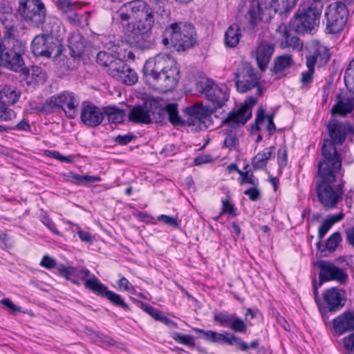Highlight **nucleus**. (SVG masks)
Here are the masks:
<instances>
[{"label":"nucleus","mask_w":354,"mask_h":354,"mask_svg":"<svg viewBox=\"0 0 354 354\" xmlns=\"http://www.w3.org/2000/svg\"><path fill=\"white\" fill-rule=\"evenodd\" d=\"M292 56L290 54H284L275 57L273 60V66L270 71L272 74H278L293 64Z\"/></svg>","instance_id":"obj_32"},{"label":"nucleus","mask_w":354,"mask_h":354,"mask_svg":"<svg viewBox=\"0 0 354 354\" xmlns=\"http://www.w3.org/2000/svg\"><path fill=\"white\" fill-rule=\"evenodd\" d=\"M129 66L127 65L123 59L120 58H115L114 61L110 66L109 71L113 77H115L118 80L120 78V75H122V73H124L127 68Z\"/></svg>","instance_id":"obj_39"},{"label":"nucleus","mask_w":354,"mask_h":354,"mask_svg":"<svg viewBox=\"0 0 354 354\" xmlns=\"http://www.w3.org/2000/svg\"><path fill=\"white\" fill-rule=\"evenodd\" d=\"M138 80V76L136 71L132 69L130 66L127 68L124 73L120 75L118 80H121L124 84L128 86H132L135 84Z\"/></svg>","instance_id":"obj_44"},{"label":"nucleus","mask_w":354,"mask_h":354,"mask_svg":"<svg viewBox=\"0 0 354 354\" xmlns=\"http://www.w3.org/2000/svg\"><path fill=\"white\" fill-rule=\"evenodd\" d=\"M214 334L212 343H225L228 345H234L235 343H240L241 342L238 336L226 330H223L222 333L215 331Z\"/></svg>","instance_id":"obj_38"},{"label":"nucleus","mask_w":354,"mask_h":354,"mask_svg":"<svg viewBox=\"0 0 354 354\" xmlns=\"http://www.w3.org/2000/svg\"><path fill=\"white\" fill-rule=\"evenodd\" d=\"M297 0H270V6L275 12H289L296 6Z\"/></svg>","instance_id":"obj_37"},{"label":"nucleus","mask_w":354,"mask_h":354,"mask_svg":"<svg viewBox=\"0 0 354 354\" xmlns=\"http://www.w3.org/2000/svg\"><path fill=\"white\" fill-rule=\"evenodd\" d=\"M171 337L176 342L187 346L190 348H194L200 353H207V349L205 348L196 346L194 338L191 335H185L179 332L173 331L171 333Z\"/></svg>","instance_id":"obj_31"},{"label":"nucleus","mask_w":354,"mask_h":354,"mask_svg":"<svg viewBox=\"0 0 354 354\" xmlns=\"http://www.w3.org/2000/svg\"><path fill=\"white\" fill-rule=\"evenodd\" d=\"M161 44L167 49L183 53L198 44L194 26L187 21H174L167 25L161 32Z\"/></svg>","instance_id":"obj_4"},{"label":"nucleus","mask_w":354,"mask_h":354,"mask_svg":"<svg viewBox=\"0 0 354 354\" xmlns=\"http://www.w3.org/2000/svg\"><path fill=\"white\" fill-rule=\"evenodd\" d=\"M222 206L221 214H227L231 216H236L238 215L237 209L236 206L227 199H222Z\"/></svg>","instance_id":"obj_53"},{"label":"nucleus","mask_w":354,"mask_h":354,"mask_svg":"<svg viewBox=\"0 0 354 354\" xmlns=\"http://www.w3.org/2000/svg\"><path fill=\"white\" fill-rule=\"evenodd\" d=\"M118 20L122 27L125 41L131 46L136 47V28L135 21L130 22L132 18L129 10L123 9V5L117 12Z\"/></svg>","instance_id":"obj_16"},{"label":"nucleus","mask_w":354,"mask_h":354,"mask_svg":"<svg viewBox=\"0 0 354 354\" xmlns=\"http://www.w3.org/2000/svg\"><path fill=\"white\" fill-rule=\"evenodd\" d=\"M128 119L130 122L138 124H151V118L149 113V109L145 104L133 106L129 111Z\"/></svg>","instance_id":"obj_27"},{"label":"nucleus","mask_w":354,"mask_h":354,"mask_svg":"<svg viewBox=\"0 0 354 354\" xmlns=\"http://www.w3.org/2000/svg\"><path fill=\"white\" fill-rule=\"evenodd\" d=\"M144 104L149 109L152 122H164L168 110V103H165L162 98L150 97L144 102Z\"/></svg>","instance_id":"obj_17"},{"label":"nucleus","mask_w":354,"mask_h":354,"mask_svg":"<svg viewBox=\"0 0 354 354\" xmlns=\"http://www.w3.org/2000/svg\"><path fill=\"white\" fill-rule=\"evenodd\" d=\"M243 194L248 196L251 201H257L261 198V192L258 186H252L244 191Z\"/></svg>","instance_id":"obj_57"},{"label":"nucleus","mask_w":354,"mask_h":354,"mask_svg":"<svg viewBox=\"0 0 354 354\" xmlns=\"http://www.w3.org/2000/svg\"><path fill=\"white\" fill-rule=\"evenodd\" d=\"M326 18V29L328 34H337L341 32L347 21L341 18H337L335 16H330L325 14Z\"/></svg>","instance_id":"obj_33"},{"label":"nucleus","mask_w":354,"mask_h":354,"mask_svg":"<svg viewBox=\"0 0 354 354\" xmlns=\"http://www.w3.org/2000/svg\"><path fill=\"white\" fill-rule=\"evenodd\" d=\"M57 270L59 276L73 284L80 286V280H82L84 281V288L97 296L106 299L112 305L120 307L124 311L131 310L130 306L124 301L120 295L110 290L108 286L102 283L88 269L84 267L67 266L60 263L57 266Z\"/></svg>","instance_id":"obj_2"},{"label":"nucleus","mask_w":354,"mask_h":354,"mask_svg":"<svg viewBox=\"0 0 354 354\" xmlns=\"http://www.w3.org/2000/svg\"><path fill=\"white\" fill-rule=\"evenodd\" d=\"M354 109V97H347L344 100L342 93L336 94V103L331 109V118L336 115L345 117Z\"/></svg>","instance_id":"obj_20"},{"label":"nucleus","mask_w":354,"mask_h":354,"mask_svg":"<svg viewBox=\"0 0 354 354\" xmlns=\"http://www.w3.org/2000/svg\"><path fill=\"white\" fill-rule=\"evenodd\" d=\"M64 50L62 43L48 35H37L31 42V52L35 57L52 58L57 62L62 57Z\"/></svg>","instance_id":"obj_10"},{"label":"nucleus","mask_w":354,"mask_h":354,"mask_svg":"<svg viewBox=\"0 0 354 354\" xmlns=\"http://www.w3.org/2000/svg\"><path fill=\"white\" fill-rule=\"evenodd\" d=\"M288 163V148L286 145L279 147L277 151V164L279 169H284Z\"/></svg>","instance_id":"obj_52"},{"label":"nucleus","mask_w":354,"mask_h":354,"mask_svg":"<svg viewBox=\"0 0 354 354\" xmlns=\"http://www.w3.org/2000/svg\"><path fill=\"white\" fill-rule=\"evenodd\" d=\"M342 168L337 161L329 162L319 160L317 174L315 191L319 202L327 209L335 208L339 203L334 191V183L337 181V174Z\"/></svg>","instance_id":"obj_3"},{"label":"nucleus","mask_w":354,"mask_h":354,"mask_svg":"<svg viewBox=\"0 0 354 354\" xmlns=\"http://www.w3.org/2000/svg\"><path fill=\"white\" fill-rule=\"evenodd\" d=\"M342 241L341 233L339 231L333 232L326 241L325 243L322 240L316 243L317 251L320 252L322 257H327L328 254L326 253H332L336 250L339 245Z\"/></svg>","instance_id":"obj_23"},{"label":"nucleus","mask_w":354,"mask_h":354,"mask_svg":"<svg viewBox=\"0 0 354 354\" xmlns=\"http://www.w3.org/2000/svg\"><path fill=\"white\" fill-rule=\"evenodd\" d=\"M329 138H324L321 147L322 158L326 161L342 162L337 146L342 145L348 135L354 134V127L348 121L340 122L335 118H330L326 124Z\"/></svg>","instance_id":"obj_5"},{"label":"nucleus","mask_w":354,"mask_h":354,"mask_svg":"<svg viewBox=\"0 0 354 354\" xmlns=\"http://www.w3.org/2000/svg\"><path fill=\"white\" fill-rule=\"evenodd\" d=\"M169 54L159 53L148 59L141 71V80L149 87L153 88L160 72L168 67L165 62Z\"/></svg>","instance_id":"obj_12"},{"label":"nucleus","mask_w":354,"mask_h":354,"mask_svg":"<svg viewBox=\"0 0 354 354\" xmlns=\"http://www.w3.org/2000/svg\"><path fill=\"white\" fill-rule=\"evenodd\" d=\"M57 9L67 13L73 10V4L71 0H57L55 2Z\"/></svg>","instance_id":"obj_60"},{"label":"nucleus","mask_w":354,"mask_h":354,"mask_svg":"<svg viewBox=\"0 0 354 354\" xmlns=\"http://www.w3.org/2000/svg\"><path fill=\"white\" fill-rule=\"evenodd\" d=\"M312 49V54L306 55V59L308 62V60L313 59V61L314 60L313 65L315 66V64H317L318 67L326 66L331 57L330 49L319 42L314 44Z\"/></svg>","instance_id":"obj_19"},{"label":"nucleus","mask_w":354,"mask_h":354,"mask_svg":"<svg viewBox=\"0 0 354 354\" xmlns=\"http://www.w3.org/2000/svg\"><path fill=\"white\" fill-rule=\"evenodd\" d=\"M21 96V92L15 86H5L0 90V102L3 105H13Z\"/></svg>","instance_id":"obj_29"},{"label":"nucleus","mask_w":354,"mask_h":354,"mask_svg":"<svg viewBox=\"0 0 354 354\" xmlns=\"http://www.w3.org/2000/svg\"><path fill=\"white\" fill-rule=\"evenodd\" d=\"M251 164L254 171L263 169L266 167L268 162L259 155L254 156L251 160Z\"/></svg>","instance_id":"obj_63"},{"label":"nucleus","mask_w":354,"mask_h":354,"mask_svg":"<svg viewBox=\"0 0 354 354\" xmlns=\"http://www.w3.org/2000/svg\"><path fill=\"white\" fill-rule=\"evenodd\" d=\"M234 313H229L223 310L216 313L213 315V321L222 327L229 328Z\"/></svg>","instance_id":"obj_41"},{"label":"nucleus","mask_w":354,"mask_h":354,"mask_svg":"<svg viewBox=\"0 0 354 354\" xmlns=\"http://www.w3.org/2000/svg\"><path fill=\"white\" fill-rule=\"evenodd\" d=\"M242 37L240 26L234 23L231 24L226 30L224 35L225 45L229 48H235L239 44Z\"/></svg>","instance_id":"obj_28"},{"label":"nucleus","mask_w":354,"mask_h":354,"mask_svg":"<svg viewBox=\"0 0 354 354\" xmlns=\"http://www.w3.org/2000/svg\"><path fill=\"white\" fill-rule=\"evenodd\" d=\"M315 266H317L319 269V286H322L323 283L332 281V279H329L332 277L331 271H330V261L326 260H318L314 263Z\"/></svg>","instance_id":"obj_34"},{"label":"nucleus","mask_w":354,"mask_h":354,"mask_svg":"<svg viewBox=\"0 0 354 354\" xmlns=\"http://www.w3.org/2000/svg\"><path fill=\"white\" fill-rule=\"evenodd\" d=\"M333 335L340 336L349 331L354 332V310L345 311L333 321Z\"/></svg>","instance_id":"obj_18"},{"label":"nucleus","mask_w":354,"mask_h":354,"mask_svg":"<svg viewBox=\"0 0 354 354\" xmlns=\"http://www.w3.org/2000/svg\"><path fill=\"white\" fill-rule=\"evenodd\" d=\"M165 62L168 67L160 72L153 88L160 93L172 91L180 79V68L176 60L169 55Z\"/></svg>","instance_id":"obj_11"},{"label":"nucleus","mask_w":354,"mask_h":354,"mask_svg":"<svg viewBox=\"0 0 354 354\" xmlns=\"http://www.w3.org/2000/svg\"><path fill=\"white\" fill-rule=\"evenodd\" d=\"M262 111L263 118V122L266 119L268 120V124L266 129L269 132L270 135H272L274 132L277 131L276 125L274 122V118L275 117V113H272L270 114H266V110L263 107V106H261L259 107L258 111Z\"/></svg>","instance_id":"obj_50"},{"label":"nucleus","mask_w":354,"mask_h":354,"mask_svg":"<svg viewBox=\"0 0 354 354\" xmlns=\"http://www.w3.org/2000/svg\"><path fill=\"white\" fill-rule=\"evenodd\" d=\"M345 294L344 289L336 286L325 290L323 292V301L326 305L328 311L333 313L340 310L346 301Z\"/></svg>","instance_id":"obj_15"},{"label":"nucleus","mask_w":354,"mask_h":354,"mask_svg":"<svg viewBox=\"0 0 354 354\" xmlns=\"http://www.w3.org/2000/svg\"><path fill=\"white\" fill-rule=\"evenodd\" d=\"M55 98L53 99L50 96L46 99L43 104L32 107V110L40 113L49 114L52 112L53 109L55 108Z\"/></svg>","instance_id":"obj_46"},{"label":"nucleus","mask_w":354,"mask_h":354,"mask_svg":"<svg viewBox=\"0 0 354 354\" xmlns=\"http://www.w3.org/2000/svg\"><path fill=\"white\" fill-rule=\"evenodd\" d=\"M330 267L332 276L330 279H332V281H337L340 284H346L348 279L347 273L342 268L335 266L332 262H330Z\"/></svg>","instance_id":"obj_42"},{"label":"nucleus","mask_w":354,"mask_h":354,"mask_svg":"<svg viewBox=\"0 0 354 354\" xmlns=\"http://www.w3.org/2000/svg\"><path fill=\"white\" fill-rule=\"evenodd\" d=\"M26 51L23 41L15 37L3 36L0 39V66L7 67L15 72H21L26 79L30 75V70L25 66L22 55Z\"/></svg>","instance_id":"obj_6"},{"label":"nucleus","mask_w":354,"mask_h":354,"mask_svg":"<svg viewBox=\"0 0 354 354\" xmlns=\"http://www.w3.org/2000/svg\"><path fill=\"white\" fill-rule=\"evenodd\" d=\"M196 91L204 95V97L214 106L212 108L203 104H195L186 106L183 113L186 118V126L192 127L196 124H204L207 128L212 124V115L216 109L222 108L229 100L227 88L220 87L216 81L209 77L196 80Z\"/></svg>","instance_id":"obj_1"},{"label":"nucleus","mask_w":354,"mask_h":354,"mask_svg":"<svg viewBox=\"0 0 354 354\" xmlns=\"http://www.w3.org/2000/svg\"><path fill=\"white\" fill-rule=\"evenodd\" d=\"M51 97L55 98V108L62 109L68 119H74L76 117L79 98L74 93L65 91L59 94L53 95Z\"/></svg>","instance_id":"obj_14"},{"label":"nucleus","mask_w":354,"mask_h":354,"mask_svg":"<svg viewBox=\"0 0 354 354\" xmlns=\"http://www.w3.org/2000/svg\"><path fill=\"white\" fill-rule=\"evenodd\" d=\"M344 347L348 354H354V331L343 339Z\"/></svg>","instance_id":"obj_62"},{"label":"nucleus","mask_w":354,"mask_h":354,"mask_svg":"<svg viewBox=\"0 0 354 354\" xmlns=\"http://www.w3.org/2000/svg\"><path fill=\"white\" fill-rule=\"evenodd\" d=\"M313 59L306 60V64L308 68V71H304L301 73V77L300 79V82L304 84H308L313 82V74L315 73V66L313 65Z\"/></svg>","instance_id":"obj_48"},{"label":"nucleus","mask_w":354,"mask_h":354,"mask_svg":"<svg viewBox=\"0 0 354 354\" xmlns=\"http://www.w3.org/2000/svg\"><path fill=\"white\" fill-rule=\"evenodd\" d=\"M229 328L234 333L244 334L247 332L248 325L242 318L234 313Z\"/></svg>","instance_id":"obj_43"},{"label":"nucleus","mask_w":354,"mask_h":354,"mask_svg":"<svg viewBox=\"0 0 354 354\" xmlns=\"http://www.w3.org/2000/svg\"><path fill=\"white\" fill-rule=\"evenodd\" d=\"M115 58L113 54L102 50L99 51L96 55V62L103 67H110Z\"/></svg>","instance_id":"obj_45"},{"label":"nucleus","mask_w":354,"mask_h":354,"mask_svg":"<svg viewBox=\"0 0 354 354\" xmlns=\"http://www.w3.org/2000/svg\"><path fill=\"white\" fill-rule=\"evenodd\" d=\"M224 134L225 138L223 142V147L232 149L239 146V139L236 134L232 133V129H227Z\"/></svg>","instance_id":"obj_47"},{"label":"nucleus","mask_w":354,"mask_h":354,"mask_svg":"<svg viewBox=\"0 0 354 354\" xmlns=\"http://www.w3.org/2000/svg\"><path fill=\"white\" fill-rule=\"evenodd\" d=\"M104 118H107L109 123L122 124L126 116L125 111L116 106H104Z\"/></svg>","instance_id":"obj_30"},{"label":"nucleus","mask_w":354,"mask_h":354,"mask_svg":"<svg viewBox=\"0 0 354 354\" xmlns=\"http://www.w3.org/2000/svg\"><path fill=\"white\" fill-rule=\"evenodd\" d=\"M68 47L69 49L68 58L66 55H63L59 58L57 62V68L62 73H67L73 71L76 66V62H80L86 58H89V51L91 44L89 41L81 35H73L68 39Z\"/></svg>","instance_id":"obj_7"},{"label":"nucleus","mask_w":354,"mask_h":354,"mask_svg":"<svg viewBox=\"0 0 354 354\" xmlns=\"http://www.w3.org/2000/svg\"><path fill=\"white\" fill-rule=\"evenodd\" d=\"M44 154L50 158H55L62 162L72 163L74 162L73 156H64L57 151L46 150Z\"/></svg>","instance_id":"obj_54"},{"label":"nucleus","mask_w":354,"mask_h":354,"mask_svg":"<svg viewBox=\"0 0 354 354\" xmlns=\"http://www.w3.org/2000/svg\"><path fill=\"white\" fill-rule=\"evenodd\" d=\"M169 122L174 127L186 126V119H183L178 111V104L176 103H168V110L167 112Z\"/></svg>","instance_id":"obj_35"},{"label":"nucleus","mask_w":354,"mask_h":354,"mask_svg":"<svg viewBox=\"0 0 354 354\" xmlns=\"http://www.w3.org/2000/svg\"><path fill=\"white\" fill-rule=\"evenodd\" d=\"M258 100L254 96H248L246 97L243 104L241 106V108L243 110V112L247 115L250 113L252 115V107L257 103Z\"/></svg>","instance_id":"obj_59"},{"label":"nucleus","mask_w":354,"mask_h":354,"mask_svg":"<svg viewBox=\"0 0 354 354\" xmlns=\"http://www.w3.org/2000/svg\"><path fill=\"white\" fill-rule=\"evenodd\" d=\"M151 6L144 0H132L124 3L123 9L129 10L134 21H137Z\"/></svg>","instance_id":"obj_26"},{"label":"nucleus","mask_w":354,"mask_h":354,"mask_svg":"<svg viewBox=\"0 0 354 354\" xmlns=\"http://www.w3.org/2000/svg\"><path fill=\"white\" fill-rule=\"evenodd\" d=\"M17 12L32 28H39L47 19V9L41 0H19Z\"/></svg>","instance_id":"obj_8"},{"label":"nucleus","mask_w":354,"mask_h":354,"mask_svg":"<svg viewBox=\"0 0 354 354\" xmlns=\"http://www.w3.org/2000/svg\"><path fill=\"white\" fill-rule=\"evenodd\" d=\"M251 118V112L247 115L240 107L238 110H234L230 112L222 122L223 124H227L229 127L232 129L244 126L247 121Z\"/></svg>","instance_id":"obj_25"},{"label":"nucleus","mask_w":354,"mask_h":354,"mask_svg":"<svg viewBox=\"0 0 354 354\" xmlns=\"http://www.w3.org/2000/svg\"><path fill=\"white\" fill-rule=\"evenodd\" d=\"M325 14L330 16H335L337 18H341L347 21L348 10L347 6L345 5V3L335 2L333 10H330L329 12H326Z\"/></svg>","instance_id":"obj_40"},{"label":"nucleus","mask_w":354,"mask_h":354,"mask_svg":"<svg viewBox=\"0 0 354 354\" xmlns=\"http://www.w3.org/2000/svg\"><path fill=\"white\" fill-rule=\"evenodd\" d=\"M137 136L133 132H128L124 135H118L112 138L115 145L125 146L133 140H136Z\"/></svg>","instance_id":"obj_49"},{"label":"nucleus","mask_w":354,"mask_h":354,"mask_svg":"<svg viewBox=\"0 0 354 354\" xmlns=\"http://www.w3.org/2000/svg\"><path fill=\"white\" fill-rule=\"evenodd\" d=\"M158 11L151 6L149 10L135 21L136 48L142 50L150 48L151 30L158 21Z\"/></svg>","instance_id":"obj_9"},{"label":"nucleus","mask_w":354,"mask_h":354,"mask_svg":"<svg viewBox=\"0 0 354 354\" xmlns=\"http://www.w3.org/2000/svg\"><path fill=\"white\" fill-rule=\"evenodd\" d=\"M242 78L243 80H237L235 82L236 90L241 93H246L258 85L257 73L252 66H250L246 70Z\"/></svg>","instance_id":"obj_22"},{"label":"nucleus","mask_w":354,"mask_h":354,"mask_svg":"<svg viewBox=\"0 0 354 354\" xmlns=\"http://www.w3.org/2000/svg\"><path fill=\"white\" fill-rule=\"evenodd\" d=\"M41 221L53 234L61 236V233L57 228L55 223L48 216L43 215Z\"/></svg>","instance_id":"obj_61"},{"label":"nucleus","mask_w":354,"mask_h":354,"mask_svg":"<svg viewBox=\"0 0 354 354\" xmlns=\"http://www.w3.org/2000/svg\"><path fill=\"white\" fill-rule=\"evenodd\" d=\"M0 303L11 315H16L17 313H24L21 310V307L16 306L10 298H3L0 301Z\"/></svg>","instance_id":"obj_56"},{"label":"nucleus","mask_w":354,"mask_h":354,"mask_svg":"<svg viewBox=\"0 0 354 354\" xmlns=\"http://www.w3.org/2000/svg\"><path fill=\"white\" fill-rule=\"evenodd\" d=\"M157 220L160 222H163L168 225L173 227L175 229L180 230V221L178 220V218L166 214H160L157 217Z\"/></svg>","instance_id":"obj_55"},{"label":"nucleus","mask_w":354,"mask_h":354,"mask_svg":"<svg viewBox=\"0 0 354 354\" xmlns=\"http://www.w3.org/2000/svg\"><path fill=\"white\" fill-rule=\"evenodd\" d=\"M44 35L48 37H53L58 41L62 43V21L55 17L47 16V19L42 26L40 27Z\"/></svg>","instance_id":"obj_24"},{"label":"nucleus","mask_w":354,"mask_h":354,"mask_svg":"<svg viewBox=\"0 0 354 354\" xmlns=\"http://www.w3.org/2000/svg\"><path fill=\"white\" fill-rule=\"evenodd\" d=\"M332 226L333 225L326 218L323 221V222L318 228L317 237L319 239V241L322 240L325 236V235L326 234L328 231L331 228Z\"/></svg>","instance_id":"obj_64"},{"label":"nucleus","mask_w":354,"mask_h":354,"mask_svg":"<svg viewBox=\"0 0 354 354\" xmlns=\"http://www.w3.org/2000/svg\"><path fill=\"white\" fill-rule=\"evenodd\" d=\"M81 122L88 127H97L104 120L103 107L100 108L91 102L84 101L81 105Z\"/></svg>","instance_id":"obj_13"},{"label":"nucleus","mask_w":354,"mask_h":354,"mask_svg":"<svg viewBox=\"0 0 354 354\" xmlns=\"http://www.w3.org/2000/svg\"><path fill=\"white\" fill-rule=\"evenodd\" d=\"M239 339L241 341L240 343H235L234 344L237 345L238 348L241 351L248 352L249 348L257 349L259 346V340L258 339H254L250 343V344H248L239 337Z\"/></svg>","instance_id":"obj_58"},{"label":"nucleus","mask_w":354,"mask_h":354,"mask_svg":"<svg viewBox=\"0 0 354 354\" xmlns=\"http://www.w3.org/2000/svg\"><path fill=\"white\" fill-rule=\"evenodd\" d=\"M248 15L250 18V23L253 26H257L259 22L263 20V10L259 1L257 3H255V1H252L248 10Z\"/></svg>","instance_id":"obj_36"},{"label":"nucleus","mask_w":354,"mask_h":354,"mask_svg":"<svg viewBox=\"0 0 354 354\" xmlns=\"http://www.w3.org/2000/svg\"><path fill=\"white\" fill-rule=\"evenodd\" d=\"M274 50L273 45L268 43H261L256 49L255 58L259 70L265 71Z\"/></svg>","instance_id":"obj_21"},{"label":"nucleus","mask_w":354,"mask_h":354,"mask_svg":"<svg viewBox=\"0 0 354 354\" xmlns=\"http://www.w3.org/2000/svg\"><path fill=\"white\" fill-rule=\"evenodd\" d=\"M143 311L149 315L151 317H153L156 321L160 322L163 323L164 319L165 318V315L163 312L160 310L154 308L153 306L147 304L145 306V308Z\"/></svg>","instance_id":"obj_51"}]
</instances>
